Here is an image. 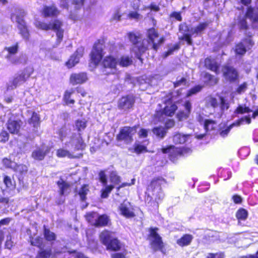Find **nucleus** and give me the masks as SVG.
Instances as JSON below:
<instances>
[{
  "instance_id": "423d86ee",
  "label": "nucleus",
  "mask_w": 258,
  "mask_h": 258,
  "mask_svg": "<svg viewBox=\"0 0 258 258\" xmlns=\"http://www.w3.org/2000/svg\"><path fill=\"white\" fill-rule=\"evenodd\" d=\"M35 26L39 29L44 30H53L56 33L57 41L60 42L61 41L63 36V30L61 28V23L57 20H55L49 24H47L40 21H36L35 22Z\"/></svg>"
},
{
  "instance_id": "9d476101",
  "label": "nucleus",
  "mask_w": 258,
  "mask_h": 258,
  "mask_svg": "<svg viewBox=\"0 0 258 258\" xmlns=\"http://www.w3.org/2000/svg\"><path fill=\"white\" fill-rule=\"evenodd\" d=\"M251 122V118L249 115L245 116L240 119L235 121L234 122L228 126H224L220 127L218 131V134L222 138H226L229 134L230 130L234 126H239L244 123L250 124Z\"/></svg>"
},
{
  "instance_id": "052dcab7",
  "label": "nucleus",
  "mask_w": 258,
  "mask_h": 258,
  "mask_svg": "<svg viewBox=\"0 0 258 258\" xmlns=\"http://www.w3.org/2000/svg\"><path fill=\"white\" fill-rule=\"evenodd\" d=\"M67 253L69 254H73L75 258H88L86 257L83 253L80 252H76L75 251H68Z\"/></svg>"
},
{
  "instance_id": "f704fd0d",
  "label": "nucleus",
  "mask_w": 258,
  "mask_h": 258,
  "mask_svg": "<svg viewBox=\"0 0 258 258\" xmlns=\"http://www.w3.org/2000/svg\"><path fill=\"white\" fill-rule=\"evenodd\" d=\"M86 220L91 225L95 226L97 218H98V214L96 212H90L86 214Z\"/></svg>"
},
{
  "instance_id": "774afa93",
  "label": "nucleus",
  "mask_w": 258,
  "mask_h": 258,
  "mask_svg": "<svg viewBox=\"0 0 258 258\" xmlns=\"http://www.w3.org/2000/svg\"><path fill=\"white\" fill-rule=\"evenodd\" d=\"M208 104L211 106L215 108L218 106L219 103L216 98H210L208 101Z\"/></svg>"
},
{
  "instance_id": "bb28decb",
  "label": "nucleus",
  "mask_w": 258,
  "mask_h": 258,
  "mask_svg": "<svg viewBox=\"0 0 258 258\" xmlns=\"http://www.w3.org/2000/svg\"><path fill=\"white\" fill-rule=\"evenodd\" d=\"M192 239L193 236L191 235L184 234L180 238L177 239L176 243L180 246H187L190 244Z\"/></svg>"
},
{
  "instance_id": "ea45409f",
  "label": "nucleus",
  "mask_w": 258,
  "mask_h": 258,
  "mask_svg": "<svg viewBox=\"0 0 258 258\" xmlns=\"http://www.w3.org/2000/svg\"><path fill=\"white\" fill-rule=\"evenodd\" d=\"M236 218L239 220H245L248 216V212L244 209H239L236 214Z\"/></svg>"
},
{
  "instance_id": "f3484780",
  "label": "nucleus",
  "mask_w": 258,
  "mask_h": 258,
  "mask_svg": "<svg viewBox=\"0 0 258 258\" xmlns=\"http://www.w3.org/2000/svg\"><path fill=\"white\" fill-rule=\"evenodd\" d=\"M222 72L225 78L231 82L235 81L238 78V73L232 67L225 66L223 68Z\"/></svg>"
},
{
  "instance_id": "dca6fc26",
  "label": "nucleus",
  "mask_w": 258,
  "mask_h": 258,
  "mask_svg": "<svg viewBox=\"0 0 258 258\" xmlns=\"http://www.w3.org/2000/svg\"><path fill=\"white\" fill-rule=\"evenodd\" d=\"M84 51V48L83 47H80L77 49L75 53L66 62V66L68 68H72L79 62L80 57L83 55Z\"/></svg>"
},
{
  "instance_id": "8fccbe9b",
  "label": "nucleus",
  "mask_w": 258,
  "mask_h": 258,
  "mask_svg": "<svg viewBox=\"0 0 258 258\" xmlns=\"http://www.w3.org/2000/svg\"><path fill=\"white\" fill-rule=\"evenodd\" d=\"M29 122L30 124H33L34 127H36L38 125L39 123V117L36 113H33L30 119Z\"/></svg>"
},
{
  "instance_id": "6ab92c4d",
  "label": "nucleus",
  "mask_w": 258,
  "mask_h": 258,
  "mask_svg": "<svg viewBox=\"0 0 258 258\" xmlns=\"http://www.w3.org/2000/svg\"><path fill=\"white\" fill-rule=\"evenodd\" d=\"M118 60L112 56H106L103 60V65L105 68L110 69L112 73L114 74L116 71V66L118 64Z\"/></svg>"
},
{
  "instance_id": "de8ad7c7",
  "label": "nucleus",
  "mask_w": 258,
  "mask_h": 258,
  "mask_svg": "<svg viewBox=\"0 0 258 258\" xmlns=\"http://www.w3.org/2000/svg\"><path fill=\"white\" fill-rule=\"evenodd\" d=\"M127 18L131 20H135L138 21L142 18V16L137 11H130L127 15Z\"/></svg>"
},
{
  "instance_id": "864d4df0",
  "label": "nucleus",
  "mask_w": 258,
  "mask_h": 258,
  "mask_svg": "<svg viewBox=\"0 0 258 258\" xmlns=\"http://www.w3.org/2000/svg\"><path fill=\"white\" fill-rule=\"evenodd\" d=\"M134 151L137 154H140L147 151L146 147L142 145L138 144H135L134 145Z\"/></svg>"
},
{
  "instance_id": "6e6552de",
  "label": "nucleus",
  "mask_w": 258,
  "mask_h": 258,
  "mask_svg": "<svg viewBox=\"0 0 258 258\" xmlns=\"http://www.w3.org/2000/svg\"><path fill=\"white\" fill-rule=\"evenodd\" d=\"M137 126H124L120 130L116 136L118 141H123L125 144H130L133 141V136L137 132Z\"/></svg>"
},
{
  "instance_id": "37998d69",
  "label": "nucleus",
  "mask_w": 258,
  "mask_h": 258,
  "mask_svg": "<svg viewBox=\"0 0 258 258\" xmlns=\"http://www.w3.org/2000/svg\"><path fill=\"white\" fill-rule=\"evenodd\" d=\"M87 126V121L85 119H78L75 122V127L79 131L84 130Z\"/></svg>"
},
{
  "instance_id": "13d9d810",
  "label": "nucleus",
  "mask_w": 258,
  "mask_h": 258,
  "mask_svg": "<svg viewBox=\"0 0 258 258\" xmlns=\"http://www.w3.org/2000/svg\"><path fill=\"white\" fill-rule=\"evenodd\" d=\"M220 107L222 110H227L228 109L229 104L223 97H220Z\"/></svg>"
},
{
  "instance_id": "2f4dec72",
  "label": "nucleus",
  "mask_w": 258,
  "mask_h": 258,
  "mask_svg": "<svg viewBox=\"0 0 258 258\" xmlns=\"http://www.w3.org/2000/svg\"><path fill=\"white\" fill-rule=\"evenodd\" d=\"M111 232L110 231L104 230L101 232L100 235V238L102 242L106 246L112 240L111 239Z\"/></svg>"
},
{
  "instance_id": "4468645a",
  "label": "nucleus",
  "mask_w": 258,
  "mask_h": 258,
  "mask_svg": "<svg viewBox=\"0 0 258 258\" xmlns=\"http://www.w3.org/2000/svg\"><path fill=\"white\" fill-rule=\"evenodd\" d=\"M135 103L133 95H126L122 97L118 101L117 107L119 109L126 110L131 108Z\"/></svg>"
},
{
  "instance_id": "58836bf2",
  "label": "nucleus",
  "mask_w": 258,
  "mask_h": 258,
  "mask_svg": "<svg viewBox=\"0 0 258 258\" xmlns=\"http://www.w3.org/2000/svg\"><path fill=\"white\" fill-rule=\"evenodd\" d=\"M74 93V90L73 89H71L68 90H67L64 94L63 99L66 102V104H73L75 103V100L74 99H71V96L72 94Z\"/></svg>"
},
{
  "instance_id": "3c124183",
  "label": "nucleus",
  "mask_w": 258,
  "mask_h": 258,
  "mask_svg": "<svg viewBox=\"0 0 258 258\" xmlns=\"http://www.w3.org/2000/svg\"><path fill=\"white\" fill-rule=\"evenodd\" d=\"M89 191V189L87 185H84L79 191V194L81 199L84 201L86 199V196Z\"/></svg>"
},
{
  "instance_id": "f8f14e48",
  "label": "nucleus",
  "mask_w": 258,
  "mask_h": 258,
  "mask_svg": "<svg viewBox=\"0 0 258 258\" xmlns=\"http://www.w3.org/2000/svg\"><path fill=\"white\" fill-rule=\"evenodd\" d=\"M103 45L100 41L96 42L90 54L91 62L97 66L100 62L103 55Z\"/></svg>"
},
{
  "instance_id": "7ed1b4c3",
  "label": "nucleus",
  "mask_w": 258,
  "mask_h": 258,
  "mask_svg": "<svg viewBox=\"0 0 258 258\" xmlns=\"http://www.w3.org/2000/svg\"><path fill=\"white\" fill-rule=\"evenodd\" d=\"M165 183V180L162 178H158L153 179L148 185L146 194L148 198L154 199L157 202L162 200L164 198V194L161 189V185Z\"/></svg>"
},
{
  "instance_id": "a211bd4d",
  "label": "nucleus",
  "mask_w": 258,
  "mask_h": 258,
  "mask_svg": "<svg viewBox=\"0 0 258 258\" xmlns=\"http://www.w3.org/2000/svg\"><path fill=\"white\" fill-rule=\"evenodd\" d=\"M128 37L131 42L135 45L133 48V50L135 51L136 56L138 58H139L141 53H139V47L143 46V42L142 43L139 42L140 37L139 34H135L133 32H130L128 33Z\"/></svg>"
},
{
  "instance_id": "f257e3e1",
  "label": "nucleus",
  "mask_w": 258,
  "mask_h": 258,
  "mask_svg": "<svg viewBox=\"0 0 258 258\" xmlns=\"http://www.w3.org/2000/svg\"><path fill=\"white\" fill-rule=\"evenodd\" d=\"M209 26V23L207 21L201 22L197 26L189 29L188 26L185 24H181L179 26V30L182 35L179 36V39L181 40H185L188 45H192V41L191 36L196 37L198 35H201Z\"/></svg>"
},
{
  "instance_id": "e433bc0d",
  "label": "nucleus",
  "mask_w": 258,
  "mask_h": 258,
  "mask_svg": "<svg viewBox=\"0 0 258 258\" xmlns=\"http://www.w3.org/2000/svg\"><path fill=\"white\" fill-rule=\"evenodd\" d=\"M107 249L117 251L120 248L119 241L116 239H112L106 246Z\"/></svg>"
},
{
  "instance_id": "c756f323",
  "label": "nucleus",
  "mask_w": 258,
  "mask_h": 258,
  "mask_svg": "<svg viewBox=\"0 0 258 258\" xmlns=\"http://www.w3.org/2000/svg\"><path fill=\"white\" fill-rule=\"evenodd\" d=\"M110 221L108 216L106 215H99L97 219L96 227H103L107 226Z\"/></svg>"
},
{
  "instance_id": "9b49d317",
  "label": "nucleus",
  "mask_w": 258,
  "mask_h": 258,
  "mask_svg": "<svg viewBox=\"0 0 258 258\" xmlns=\"http://www.w3.org/2000/svg\"><path fill=\"white\" fill-rule=\"evenodd\" d=\"M19 48V44L18 42H16L12 46H7L4 48V50L8 52L5 58L12 64H18L21 63L20 57L15 55L18 53Z\"/></svg>"
},
{
  "instance_id": "e2e57ef3",
  "label": "nucleus",
  "mask_w": 258,
  "mask_h": 258,
  "mask_svg": "<svg viewBox=\"0 0 258 258\" xmlns=\"http://www.w3.org/2000/svg\"><path fill=\"white\" fill-rule=\"evenodd\" d=\"M186 84V80L184 78H182L179 80H177L176 82L174 83V87H177L181 86H185Z\"/></svg>"
},
{
  "instance_id": "4c0bfd02",
  "label": "nucleus",
  "mask_w": 258,
  "mask_h": 258,
  "mask_svg": "<svg viewBox=\"0 0 258 258\" xmlns=\"http://www.w3.org/2000/svg\"><path fill=\"white\" fill-rule=\"evenodd\" d=\"M177 107L175 104H170L165 106L163 110V113L168 116H172L174 114Z\"/></svg>"
},
{
  "instance_id": "c03bdc74",
  "label": "nucleus",
  "mask_w": 258,
  "mask_h": 258,
  "mask_svg": "<svg viewBox=\"0 0 258 258\" xmlns=\"http://www.w3.org/2000/svg\"><path fill=\"white\" fill-rule=\"evenodd\" d=\"M216 122L210 119H205L204 121V127L206 132H208L214 128Z\"/></svg>"
},
{
  "instance_id": "5701e85b",
  "label": "nucleus",
  "mask_w": 258,
  "mask_h": 258,
  "mask_svg": "<svg viewBox=\"0 0 258 258\" xmlns=\"http://www.w3.org/2000/svg\"><path fill=\"white\" fill-rule=\"evenodd\" d=\"M48 152L49 150L47 148H37L32 152L31 156L35 160H42Z\"/></svg>"
},
{
  "instance_id": "1a4fd4ad",
  "label": "nucleus",
  "mask_w": 258,
  "mask_h": 258,
  "mask_svg": "<svg viewBox=\"0 0 258 258\" xmlns=\"http://www.w3.org/2000/svg\"><path fill=\"white\" fill-rule=\"evenodd\" d=\"M65 146L66 148L72 152L83 150L85 146L80 133L73 134Z\"/></svg>"
},
{
  "instance_id": "603ef678",
  "label": "nucleus",
  "mask_w": 258,
  "mask_h": 258,
  "mask_svg": "<svg viewBox=\"0 0 258 258\" xmlns=\"http://www.w3.org/2000/svg\"><path fill=\"white\" fill-rule=\"evenodd\" d=\"M104 189L102 190L101 197L102 198H106L108 194L111 192L112 189L114 188L113 185H105Z\"/></svg>"
},
{
  "instance_id": "20e7f679",
  "label": "nucleus",
  "mask_w": 258,
  "mask_h": 258,
  "mask_svg": "<svg viewBox=\"0 0 258 258\" xmlns=\"http://www.w3.org/2000/svg\"><path fill=\"white\" fill-rule=\"evenodd\" d=\"M26 13L24 10H16L15 12L13 13L11 16V19L13 22H16L17 24V27L22 37L26 40H28L29 33L23 19Z\"/></svg>"
},
{
  "instance_id": "680f3d73",
  "label": "nucleus",
  "mask_w": 258,
  "mask_h": 258,
  "mask_svg": "<svg viewBox=\"0 0 258 258\" xmlns=\"http://www.w3.org/2000/svg\"><path fill=\"white\" fill-rule=\"evenodd\" d=\"M99 176L100 181L103 183V185H106L107 184V179L104 171H100L99 172Z\"/></svg>"
},
{
  "instance_id": "2eb2a0df",
  "label": "nucleus",
  "mask_w": 258,
  "mask_h": 258,
  "mask_svg": "<svg viewBox=\"0 0 258 258\" xmlns=\"http://www.w3.org/2000/svg\"><path fill=\"white\" fill-rule=\"evenodd\" d=\"M120 214L124 217L129 218L135 216L133 208L130 202L124 201L118 207Z\"/></svg>"
},
{
  "instance_id": "a878e982",
  "label": "nucleus",
  "mask_w": 258,
  "mask_h": 258,
  "mask_svg": "<svg viewBox=\"0 0 258 258\" xmlns=\"http://www.w3.org/2000/svg\"><path fill=\"white\" fill-rule=\"evenodd\" d=\"M21 124L19 121L9 120L8 123V130L11 134H17L20 130Z\"/></svg>"
},
{
  "instance_id": "4d7b16f0",
  "label": "nucleus",
  "mask_w": 258,
  "mask_h": 258,
  "mask_svg": "<svg viewBox=\"0 0 258 258\" xmlns=\"http://www.w3.org/2000/svg\"><path fill=\"white\" fill-rule=\"evenodd\" d=\"M247 89V84L246 82H244L243 84L240 85L236 90V92L240 94L244 93Z\"/></svg>"
},
{
  "instance_id": "a18cd8bd",
  "label": "nucleus",
  "mask_w": 258,
  "mask_h": 258,
  "mask_svg": "<svg viewBox=\"0 0 258 258\" xmlns=\"http://www.w3.org/2000/svg\"><path fill=\"white\" fill-rule=\"evenodd\" d=\"M44 235L47 241L54 240L56 238L55 234L53 232L50 231L48 229L46 228L45 226L44 229Z\"/></svg>"
},
{
  "instance_id": "aec40b11",
  "label": "nucleus",
  "mask_w": 258,
  "mask_h": 258,
  "mask_svg": "<svg viewBox=\"0 0 258 258\" xmlns=\"http://www.w3.org/2000/svg\"><path fill=\"white\" fill-rule=\"evenodd\" d=\"M163 153L169 154V156L171 160L174 161L177 157L182 154V150L180 148L171 146L167 148L162 149Z\"/></svg>"
},
{
  "instance_id": "0eeeda50",
  "label": "nucleus",
  "mask_w": 258,
  "mask_h": 258,
  "mask_svg": "<svg viewBox=\"0 0 258 258\" xmlns=\"http://www.w3.org/2000/svg\"><path fill=\"white\" fill-rule=\"evenodd\" d=\"M33 72L32 69L27 68L20 74H16L12 80H10L7 84V90H14L20 85L30 76Z\"/></svg>"
},
{
  "instance_id": "f03ea898",
  "label": "nucleus",
  "mask_w": 258,
  "mask_h": 258,
  "mask_svg": "<svg viewBox=\"0 0 258 258\" xmlns=\"http://www.w3.org/2000/svg\"><path fill=\"white\" fill-rule=\"evenodd\" d=\"M147 36L148 39L143 40V46L139 47V51L140 53L144 52L148 49H153L157 50L159 46L164 42V37H161L156 42V39L158 38V33L154 29L152 28L148 30Z\"/></svg>"
},
{
  "instance_id": "393cba45",
  "label": "nucleus",
  "mask_w": 258,
  "mask_h": 258,
  "mask_svg": "<svg viewBox=\"0 0 258 258\" xmlns=\"http://www.w3.org/2000/svg\"><path fill=\"white\" fill-rule=\"evenodd\" d=\"M205 66L208 69L214 72L217 74L219 73V64L214 59L207 58L205 60Z\"/></svg>"
},
{
  "instance_id": "338daca9",
  "label": "nucleus",
  "mask_w": 258,
  "mask_h": 258,
  "mask_svg": "<svg viewBox=\"0 0 258 258\" xmlns=\"http://www.w3.org/2000/svg\"><path fill=\"white\" fill-rule=\"evenodd\" d=\"M9 139V134L6 132H3L0 134V142H6Z\"/></svg>"
},
{
  "instance_id": "bf43d9fd",
  "label": "nucleus",
  "mask_w": 258,
  "mask_h": 258,
  "mask_svg": "<svg viewBox=\"0 0 258 258\" xmlns=\"http://www.w3.org/2000/svg\"><path fill=\"white\" fill-rule=\"evenodd\" d=\"M141 5V0H132L131 4V7L135 11L139 10Z\"/></svg>"
},
{
  "instance_id": "49530a36",
  "label": "nucleus",
  "mask_w": 258,
  "mask_h": 258,
  "mask_svg": "<svg viewBox=\"0 0 258 258\" xmlns=\"http://www.w3.org/2000/svg\"><path fill=\"white\" fill-rule=\"evenodd\" d=\"M110 181L114 185L118 184L120 181V177L117 175L116 171H112L110 175Z\"/></svg>"
},
{
  "instance_id": "09e8293b",
  "label": "nucleus",
  "mask_w": 258,
  "mask_h": 258,
  "mask_svg": "<svg viewBox=\"0 0 258 258\" xmlns=\"http://www.w3.org/2000/svg\"><path fill=\"white\" fill-rule=\"evenodd\" d=\"M252 112V110L245 105H239L235 111L236 114H244Z\"/></svg>"
},
{
  "instance_id": "ddd939ff",
  "label": "nucleus",
  "mask_w": 258,
  "mask_h": 258,
  "mask_svg": "<svg viewBox=\"0 0 258 258\" xmlns=\"http://www.w3.org/2000/svg\"><path fill=\"white\" fill-rule=\"evenodd\" d=\"M157 228H151L150 230V244L154 251L161 250L163 247L161 237L157 233Z\"/></svg>"
},
{
  "instance_id": "72a5a7b5",
  "label": "nucleus",
  "mask_w": 258,
  "mask_h": 258,
  "mask_svg": "<svg viewBox=\"0 0 258 258\" xmlns=\"http://www.w3.org/2000/svg\"><path fill=\"white\" fill-rule=\"evenodd\" d=\"M72 151H71L69 149H59L56 151V155L57 157L61 158L68 157L70 158H74L73 154H72Z\"/></svg>"
},
{
  "instance_id": "79ce46f5",
  "label": "nucleus",
  "mask_w": 258,
  "mask_h": 258,
  "mask_svg": "<svg viewBox=\"0 0 258 258\" xmlns=\"http://www.w3.org/2000/svg\"><path fill=\"white\" fill-rule=\"evenodd\" d=\"M118 64L121 67H127L132 63V60L128 56H123L118 59Z\"/></svg>"
},
{
  "instance_id": "4be33fe9",
  "label": "nucleus",
  "mask_w": 258,
  "mask_h": 258,
  "mask_svg": "<svg viewBox=\"0 0 258 258\" xmlns=\"http://www.w3.org/2000/svg\"><path fill=\"white\" fill-rule=\"evenodd\" d=\"M248 43L249 46H252L253 43L250 38L243 40L242 42L236 45L234 51L237 55H243L246 52V44Z\"/></svg>"
},
{
  "instance_id": "c85d7f7f",
  "label": "nucleus",
  "mask_w": 258,
  "mask_h": 258,
  "mask_svg": "<svg viewBox=\"0 0 258 258\" xmlns=\"http://www.w3.org/2000/svg\"><path fill=\"white\" fill-rule=\"evenodd\" d=\"M189 135H182L180 133L176 134L173 137V142L175 144H183L189 140Z\"/></svg>"
},
{
  "instance_id": "5fc2aeb1",
  "label": "nucleus",
  "mask_w": 258,
  "mask_h": 258,
  "mask_svg": "<svg viewBox=\"0 0 258 258\" xmlns=\"http://www.w3.org/2000/svg\"><path fill=\"white\" fill-rule=\"evenodd\" d=\"M148 9H150L151 11L158 12L160 10V8L155 3H152L149 6H144L142 10H146Z\"/></svg>"
},
{
  "instance_id": "b1692460",
  "label": "nucleus",
  "mask_w": 258,
  "mask_h": 258,
  "mask_svg": "<svg viewBox=\"0 0 258 258\" xmlns=\"http://www.w3.org/2000/svg\"><path fill=\"white\" fill-rule=\"evenodd\" d=\"M184 106L185 109V111H180L177 114V117L180 121L187 119L191 111V105L189 101L185 102Z\"/></svg>"
},
{
  "instance_id": "cd10ccee",
  "label": "nucleus",
  "mask_w": 258,
  "mask_h": 258,
  "mask_svg": "<svg viewBox=\"0 0 258 258\" xmlns=\"http://www.w3.org/2000/svg\"><path fill=\"white\" fill-rule=\"evenodd\" d=\"M202 76L204 79V82L210 86H213L216 84L218 81L217 78L212 76L208 73H203Z\"/></svg>"
},
{
  "instance_id": "a19ab883",
  "label": "nucleus",
  "mask_w": 258,
  "mask_h": 258,
  "mask_svg": "<svg viewBox=\"0 0 258 258\" xmlns=\"http://www.w3.org/2000/svg\"><path fill=\"white\" fill-rule=\"evenodd\" d=\"M43 238L39 236H37L35 238L32 237L30 239L31 245L39 247L40 249L43 247Z\"/></svg>"
},
{
  "instance_id": "7c9ffc66",
  "label": "nucleus",
  "mask_w": 258,
  "mask_h": 258,
  "mask_svg": "<svg viewBox=\"0 0 258 258\" xmlns=\"http://www.w3.org/2000/svg\"><path fill=\"white\" fill-rule=\"evenodd\" d=\"M57 184L59 188L60 195L61 196L68 192L70 190L69 184L61 179L57 181Z\"/></svg>"
},
{
  "instance_id": "0e129e2a",
  "label": "nucleus",
  "mask_w": 258,
  "mask_h": 258,
  "mask_svg": "<svg viewBox=\"0 0 258 258\" xmlns=\"http://www.w3.org/2000/svg\"><path fill=\"white\" fill-rule=\"evenodd\" d=\"M3 164L6 167L13 168L15 165V163L12 162L8 159H4L3 161Z\"/></svg>"
},
{
  "instance_id": "473e14b6",
  "label": "nucleus",
  "mask_w": 258,
  "mask_h": 258,
  "mask_svg": "<svg viewBox=\"0 0 258 258\" xmlns=\"http://www.w3.org/2000/svg\"><path fill=\"white\" fill-rule=\"evenodd\" d=\"M153 134L158 138L163 139L167 133L166 129L163 126L154 127L152 130Z\"/></svg>"
},
{
  "instance_id": "69168bd1",
  "label": "nucleus",
  "mask_w": 258,
  "mask_h": 258,
  "mask_svg": "<svg viewBox=\"0 0 258 258\" xmlns=\"http://www.w3.org/2000/svg\"><path fill=\"white\" fill-rule=\"evenodd\" d=\"M4 183L6 184V186L9 188L13 187V184L12 183V181L10 177L6 176L4 178Z\"/></svg>"
},
{
  "instance_id": "412c9836",
  "label": "nucleus",
  "mask_w": 258,
  "mask_h": 258,
  "mask_svg": "<svg viewBox=\"0 0 258 258\" xmlns=\"http://www.w3.org/2000/svg\"><path fill=\"white\" fill-rule=\"evenodd\" d=\"M88 80L87 74L84 73L73 74L70 77V82L75 85L79 84H83Z\"/></svg>"
},
{
  "instance_id": "6e6d98bb",
  "label": "nucleus",
  "mask_w": 258,
  "mask_h": 258,
  "mask_svg": "<svg viewBox=\"0 0 258 258\" xmlns=\"http://www.w3.org/2000/svg\"><path fill=\"white\" fill-rule=\"evenodd\" d=\"M203 88V86L201 85H197L192 88H191L190 90H189L187 94V96L189 97L190 96L194 94H195L197 93L198 92H200L202 89Z\"/></svg>"
},
{
  "instance_id": "39448f33",
  "label": "nucleus",
  "mask_w": 258,
  "mask_h": 258,
  "mask_svg": "<svg viewBox=\"0 0 258 258\" xmlns=\"http://www.w3.org/2000/svg\"><path fill=\"white\" fill-rule=\"evenodd\" d=\"M246 18L251 20L253 27L258 28V0L256 3L255 8H248L245 15L240 17L238 19V25L240 29H246L247 27Z\"/></svg>"
},
{
  "instance_id": "c9c22d12",
  "label": "nucleus",
  "mask_w": 258,
  "mask_h": 258,
  "mask_svg": "<svg viewBox=\"0 0 258 258\" xmlns=\"http://www.w3.org/2000/svg\"><path fill=\"white\" fill-rule=\"evenodd\" d=\"M43 13L45 16H53L56 15L58 12L54 6L45 7Z\"/></svg>"
}]
</instances>
